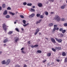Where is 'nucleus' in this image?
<instances>
[{"label": "nucleus", "instance_id": "obj_19", "mask_svg": "<svg viewBox=\"0 0 67 67\" xmlns=\"http://www.w3.org/2000/svg\"><path fill=\"white\" fill-rule=\"evenodd\" d=\"M37 52L38 53L40 54L42 53V51L40 50H38L37 51Z\"/></svg>", "mask_w": 67, "mask_h": 67}, {"label": "nucleus", "instance_id": "obj_14", "mask_svg": "<svg viewBox=\"0 0 67 67\" xmlns=\"http://www.w3.org/2000/svg\"><path fill=\"white\" fill-rule=\"evenodd\" d=\"M16 38V39L15 40V42H17L19 40V38L17 37H15V39Z\"/></svg>", "mask_w": 67, "mask_h": 67}, {"label": "nucleus", "instance_id": "obj_60", "mask_svg": "<svg viewBox=\"0 0 67 67\" xmlns=\"http://www.w3.org/2000/svg\"><path fill=\"white\" fill-rule=\"evenodd\" d=\"M45 39H46V40H48V38H45Z\"/></svg>", "mask_w": 67, "mask_h": 67}, {"label": "nucleus", "instance_id": "obj_42", "mask_svg": "<svg viewBox=\"0 0 67 67\" xmlns=\"http://www.w3.org/2000/svg\"><path fill=\"white\" fill-rule=\"evenodd\" d=\"M31 47L32 48H34L35 47L32 44L31 45Z\"/></svg>", "mask_w": 67, "mask_h": 67}, {"label": "nucleus", "instance_id": "obj_33", "mask_svg": "<svg viewBox=\"0 0 67 67\" xmlns=\"http://www.w3.org/2000/svg\"><path fill=\"white\" fill-rule=\"evenodd\" d=\"M7 10H11V8L9 7H8V8H7Z\"/></svg>", "mask_w": 67, "mask_h": 67}, {"label": "nucleus", "instance_id": "obj_58", "mask_svg": "<svg viewBox=\"0 0 67 67\" xmlns=\"http://www.w3.org/2000/svg\"><path fill=\"white\" fill-rule=\"evenodd\" d=\"M2 53V51H0V54H1Z\"/></svg>", "mask_w": 67, "mask_h": 67}, {"label": "nucleus", "instance_id": "obj_55", "mask_svg": "<svg viewBox=\"0 0 67 67\" xmlns=\"http://www.w3.org/2000/svg\"><path fill=\"white\" fill-rule=\"evenodd\" d=\"M35 6H32V8H35Z\"/></svg>", "mask_w": 67, "mask_h": 67}, {"label": "nucleus", "instance_id": "obj_5", "mask_svg": "<svg viewBox=\"0 0 67 67\" xmlns=\"http://www.w3.org/2000/svg\"><path fill=\"white\" fill-rule=\"evenodd\" d=\"M51 40L53 43H56V42L55 41V40L52 37L51 39Z\"/></svg>", "mask_w": 67, "mask_h": 67}, {"label": "nucleus", "instance_id": "obj_22", "mask_svg": "<svg viewBox=\"0 0 67 67\" xmlns=\"http://www.w3.org/2000/svg\"><path fill=\"white\" fill-rule=\"evenodd\" d=\"M13 32V31H10L8 33V34L9 35H10Z\"/></svg>", "mask_w": 67, "mask_h": 67}, {"label": "nucleus", "instance_id": "obj_15", "mask_svg": "<svg viewBox=\"0 0 67 67\" xmlns=\"http://www.w3.org/2000/svg\"><path fill=\"white\" fill-rule=\"evenodd\" d=\"M66 54L64 52H63L62 53V55L63 56H65Z\"/></svg>", "mask_w": 67, "mask_h": 67}, {"label": "nucleus", "instance_id": "obj_48", "mask_svg": "<svg viewBox=\"0 0 67 67\" xmlns=\"http://www.w3.org/2000/svg\"><path fill=\"white\" fill-rule=\"evenodd\" d=\"M27 4L26 2H24L23 3V4L24 5H26Z\"/></svg>", "mask_w": 67, "mask_h": 67}, {"label": "nucleus", "instance_id": "obj_39", "mask_svg": "<svg viewBox=\"0 0 67 67\" xmlns=\"http://www.w3.org/2000/svg\"><path fill=\"white\" fill-rule=\"evenodd\" d=\"M30 9L32 11H34V12L35 11V9H34L31 8Z\"/></svg>", "mask_w": 67, "mask_h": 67}, {"label": "nucleus", "instance_id": "obj_30", "mask_svg": "<svg viewBox=\"0 0 67 67\" xmlns=\"http://www.w3.org/2000/svg\"><path fill=\"white\" fill-rule=\"evenodd\" d=\"M15 67H20V66L18 65H17L15 66Z\"/></svg>", "mask_w": 67, "mask_h": 67}, {"label": "nucleus", "instance_id": "obj_62", "mask_svg": "<svg viewBox=\"0 0 67 67\" xmlns=\"http://www.w3.org/2000/svg\"><path fill=\"white\" fill-rule=\"evenodd\" d=\"M16 22L15 21L14 22V24H16Z\"/></svg>", "mask_w": 67, "mask_h": 67}, {"label": "nucleus", "instance_id": "obj_37", "mask_svg": "<svg viewBox=\"0 0 67 67\" xmlns=\"http://www.w3.org/2000/svg\"><path fill=\"white\" fill-rule=\"evenodd\" d=\"M20 17L22 18H24V16H23V15H20Z\"/></svg>", "mask_w": 67, "mask_h": 67}, {"label": "nucleus", "instance_id": "obj_11", "mask_svg": "<svg viewBox=\"0 0 67 67\" xmlns=\"http://www.w3.org/2000/svg\"><path fill=\"white\" fill-rule=\"evenodd\" d=\"M10 62V60L9 59H8L7 60V65H8L9 63Z\"/></svg>", "mask_w": 67, "mask_h": 67}, {"label": "nucleus", "instance_id": "obj_16", "mask_svg": "<svg viewBox=\"0 0 67 67\" xmlns=\"http://www.w3.org/2000/svg\"><path fill=\"white\" fill-rule=\"evenodd\" d=\"M9 13L10 14H12L13 15H14L15 14L14 13H13L12 12H9Z\"/></svg>", "mask_w": 67, "mask_h": 67}, {"label": "nucleus", "instance_id": "obj_32", "mask_svg": "<svg viewBox=\"0 0 67 67\" xmlns=\"http://www.w3.org/2000/svg\"><path fill=\"white\" fill-rule=\"evenodd\" d=\"M6 18H9L10 17L9 15H7L5 17Z\"/></svg>", "mask_w": 67, "mask_h": 67}, {"label": "nucleus", "instance_id": "obj_24", "mask_svg": "<svg viewBox=\"0 0 67 67\" xmlns=\"http://www.w3.org/2000/svg\"><path fill=\"white\" fill-rule=\"evenodd\" d=\"M2 64H5L6 63H5V60H4L3 61H2Z\"/></svg>", "mask_w": 67, "mask_h": 67}, {"label": "nucleus", "instance_id": "obj_21", "mask_svg": "<svg viewBox=\"0 0 67 67\" xmlns=\"http://www.w3.org/2000/svg\"><path fill=\"white\" fill-rule=\"evenodd\" d=\"M6 7V5L5 4H3L2 5V7L3 8H5Z\"/></svg>", "mask_w": 67, "mask_h": 67}, {"label": "nucleus", "instance_id": "obj_57", "mask_svg": "<svg viewBox=\"0 0 67 67\" xmlns=\"http://www.w3.org/2000/svg\"><path fill=\"white\" fill-rule=\"evenodd\" d=\"M41 35V33L40 32H39V35Z\"/></svg>", "mask_w": 67, "mask_h": 67}, {"label": "nucleus", "instance_id": "obj_49", "mask_svg": "<svg viewBox=\"0 0 67 67\" xmlns=\"http://www.w3.org/2000/svg\"><path fill=\"white\" fill-rule=\"evenodd\" d=\"M57 62H60V60H59V59H57Z\"/></svg>", "mask_w": 67, "mask_h": 67}, {"label": "nucleus", "instance_id": "obj_7", "mask_svg": "<svg viewBox=\"0 0 67 67\" xmlns=\"http://www.w3.org/2000/svg\"><path fill=\"white\" fill-rule=\"evenodd\" d=\"M35 16V14L34 13L32 14L31 15H30L29 16V18H32L34 17Z\"/></svg>", "mask_w": 67, "mask_h": 67}, {"label": "nucleus", "instance_id": "obj_3", "mask_svg": "<svg viewBox=\"0 0 67 67\" xmlns=\"http://www.w3.org/2000/svg\"><path fill=\"white\" fill-rule=\"evenodd\" d=\"M55 39L59 43H61L62 41V39H58L57 38H55Z\"/></svg>", "mask_w": 67, "mask_h": 67}, {"label": "nucleus", "instance_id": "obj_18", "mask_svg": "<svg viewBox=\"0 0 67 67\" xmlns=\"http://www.w3.org/2000/svg\"><path fill=\"white\" fill-rule=\"evenodd\" d=\"M7 10H5L3 13V14L6 15L7 14Z\"/></svg>", "mask_w": 67, "mask_h": 67}, {"label": "nucleus", "instance_id": "obj_26", "mask_svg": "<svg viewBox=\"0 0 67 67\" xmlns=\"http://www.w3.org/2000/svg\"><path fill=\"white\" fill-rule=\"evenodd\" d=\"M55 27H54L53 30H52V31L53 32H55Z\"/></svg>", "mask_w": 67, "mask_h": 67}, {"label": "nucleus", "instance_id": "obj_25", "mask_svg": "<svg viewBox=\"0 0 67 67\" xmlns=\"http://www.w3.org/2000/svg\"><path fill=\"white\" fill-rule=\"evenodd\" d=\"M36 16H37V17H40V14H37V15H36Z\"/></svg>", "mask_w": 67, "mask_h": 67}, {"label": "nucleus", "instance_id": "obj_40", "mask_svg": "<svg viewBox=\"0 0 67 67\" xmlns=\"http://www.w3.org/2000/svg\"><path fill=\"white\" fill-rule=\"evenodd\" d=\"M35 47H37L38 46V44H36L34 45Z\"/></svg>", "mask_w": 67, "mask_h": 67}, {"label": "nucleus", "instance_id": "obj_41", "mask_svg": "<svg viewBox=\"0 0 67 67\" xmlns=\"http://www.w3.org/2000/svg\"><path fill=\"white\" fill-rule=\"evenodd\" d=\"M45 14L46 15H48V13L47 12L45 13Z\"/></svg>", "mask_w": 67, "mask_h": 67}, {"label": "nucleus", "instance_id": "obj_13", "mask_svg": "<svg viewBox=\"0 0 67 67\" xmlns=\"http://www.w3.org/2000/svg\"><path fill=\"white\" fill-rule=\"evenodd\" d=\"M51 53H49L47 54V56L48 57H49L51 55Z\"/></svg>", "mask_w": 67, "mask_h": 67}, {"label": "nucleus", "instance_id": "obj_34", "mask_svg": "<svg viewBox=\"0 0 67 67\" xmlns=\"http://www.w3.org/2000/svg\"><path fill=\"white\" fill-rule=\"evenodd\" d=\"M23 23L24 24H25L26 23V21H25V20H23Z\"/></svg>", "mask_w": 67, "mask_h": 67}, {"label": "nucleus", "instance_id": "obj_43", "mask_svg": "<svg viewBox=\"0 0 67 67\" xmlns=\"http://www.w3.org/2000/svg\"><path fill=\"white\" fill-rule=\"evenodd\" d=\"M57 26V25H54V28H56Z\"/></svg>", "mask_w": 67, "mask_h": 67}, {"label": "nucleus", "instance_id": "obj_63", "mask_svg": "<svg viewBox=\"0 0 67 67\" xmlns=\"http://www.w3.org/2000/svg\"><path fill=\"white\" fill-rule=\"evenodd\" d=\"M18 13V12H16V14H17V13Z\"/></svg>", "mask_w": 67, "mask_h": 67}, {"label": "nucleus", "instance_id": "obj_50", "mask_svg": "<svg viewBox=\"0 0 67 67\" xmlns=\"http://www.w3.org/2000/svg\"><path fill=\"white\" fill-rule=\"evenodd\" d=\"M23 67H27V65H24Z\"/></svg>", "mask_w": 67, "mask_h": 67}, {"label": "nucleus", "instance_id": "obj_53", "mask_svg": "<svg viewBox=\"0 0 67 67\" xmlns=\"http://www.w3.org/2000/svg\"><path fill=\"white\" fill-rule=\"evenodd\" d=\"M24 49V48L23 47L21 49V51H22V50H23Z\"/></svg>", "mask_w": 67, "mask_h": 67}, {"label": "nucleus", "instance_id": "obj_47", "mask_svg": "<svg viewBox=\"0 0 67 67\" xmlns=\"http://www.w3.org/2000/svg\"><path fill=\"white\" fill-rule=\"evenodd\" d=\"M67 62V59L66 58H65V62Z\"/></svg>", "mask_w": 67, "mask_h": 67}, {"label": "nucleus", "instance_id": "obj_31", "mask_svg": "<svg viewBox=\"0 0 67 67\" xmlns=\"http://www.w3.org/2000/svg\"><path fill=\"white\" fill-rule=\"evenodd\" d=\"M64 26H67V23H65L64 24Z\"/></svg>", "mask_w": 67, "mask_h": 67}, {"label": "nucleus", "instance_id": "obj_23", "mask_svg": "<svg viewBox=\"0 0 67 67\" xmlns=\"http://www.w3.org/2000/svg\"><path fill=\"white\" fill-rule=\"evenodd\" d=\"M40 18H44V16L43 15H40Z\"/></svg>", "mask_w": 67, "mask_h": 67}, {"label": "nucleus", "instance_id": "obj_44", "mask_svg": "<svg viewBox=\"0 0 67 67\" xmlns=\"http://www.w3.org/2000/svg\"><path fill=\"white\" fill-rule=\"evenodd\" d=\"M47 61V60H46V59H45V60L43 61L42 62L43 63H45Z\"/></svg>", "mask_w": 67, "mask_h": 67}, {"label": "nucleus", "instance_id": "obj_17", "mask_svg": "<svg viewBox=\"0 0 67 67\" xmlns=\"http://www.w3.org/2000/svg\"><path fill=\"white\" fill-rule=\"evenodd\" d=\"M52 51H53L54 52H56V49H55V48H52Z\"/></svg>", "mask_w": 67, "mask_h": 67}, {"label": "nucleus", "instance_id": "obj_9", "mask_svg": "<svg viewBox=\"0 0 67 67\" xmlns=\"http://www.w3.org/2000/svg\"><path fill=\"white\" fill-rule=\"evenodd\" d=\"M8 42V39L7 38H6L4 40V41H3V42L4 43H5Z\"/></svg>", "mask_w": 67, "mask_h": 67}, {"label": "nucleus", "instance_id": "obj_64", "mask_svg": "<svg viewBox=\"0 0 67 67\" xmlns=\"http://www.w3.org/2000/svg\"><path fill=\"white\" fill-rule=\"evenodd\" d=\"M4 46H6V44H4Z\"/></svg>", "mask_w": 67, "mask_h": 67}, {"label": "nucleus", "instance_id": "obj_2", "mask_svg": "<svg viewBox=\"0 0 67 67\" xmlns=\"http://www.w3.org/2000/svg\"><path fill=\"white\" fill-rule=\"evenodd\" d=\"M8 26H7L5 24H3V30L5 31H6L7 29V27H8Z\"/></svg>", "mask_w": 67, "mask_h": 67}, {"label": "nucleus", "instance_id": "obj_52", "mask_svg": "<svg viewBox=\"0 0 67 67\" xmlns=\"http://www.w3.org/2000/svg\"><path fill=\"white\" fill-rule=\"evenodd\" d=\"M30 41H28L27 42H28V43L29 44H30Z\"/></svg>", "mask_w": 67, "mask_h": 67}, {"label": "nucleus", "instance_id": "obj_12", "mask_svg": "<svg viewBox=\"0 0 67 67\" xmlns=\"http://www.w3.org/2000/svg\"><path fill=\"white\" fill-rule=\"evenodd\" d=\"M65 5L64 4L63 5H62L61 7V8L62 9H64L65 8Z\"/></svg>", "mask_w": 67, "mask_h": 67}, {"label": "nucleus", "instance_id": "obj_56", "mask_svg": "<svg viewBox=\"0 0 67 67\" xmlns=\"http://www.w3.org/2000/svg\"><path fill=\"white\" fill-rule=\"evenodd\" d=\"M54 12H51V14H53Z\"/></svg>", "mask_w": 67, "mask_h": 67}, {"label": "nucleus", "instance_id": "obj_59", "mask_svg": "<svg viewBox=\"0 0 67 67\" xmlns=\"http://www.w3.org/2000/svg\"><path fill=\"white\" fill-rule=\"evenodd\" d=\"M21 30L23 31H24V29L23 28H22L21 29Z\"/></svg>", "mask_w": 67, "mask_h": 67}, {"label": "nucleus", "instance_id": "obj_8", "mask_svg": "<svg viewBox=\"0 0 67 67\" xmlns=\"http://www.w3.org/2000/svg\"><path fill=\"white\" fill-rule=\"evenodd\" d=\"M38 6L40 7H41L43 6V4L41 3H40L38 4Z\"/></svg>", "mask_w": 67, "mask_h": 67}, {"label": "nucleus", "instance_id": "obj_1", "mask_svg": "<svg viewBox=\"0 0 67 67\" xmlns=\"http://www.w3.org/2000/svg\"><path fill=\"white\" fill-rule=\"evenodd\" d=\"M54 19L57 21H59L60 20V17L58 15H56L54 18Z\"/></svg>", "mask_w": 67, "mask_h": 67}, {"label": "nucleus", "instance_id": "obj_28", "mask_svg": "<svg viewBox=\"0 0 67 67\" xmlns=\"http://www.w3.org/2000/svg\"><path fill=\"white\" fill-rule=\"evenodd\" d=\"M62 33L63 34H64L65 32H66L65 30H63L62 31Z\"/></svg>", "mask_w": 67, "mask_h": 67}, {"label": "nucleus", "instance_id": "obj_20", "mask_svg": "<svg viewBox=\"0 0 67 67\" xmlns=\"http://www.w3.org/2000/svg\"><path fill=\"white\" fill-rule=\"evenodd\" d=\"M53 25V24L52 23H50L49 24V26H52Z\"/></svg>", "mask_w": 67, "mask_h": 67}, {"label": "nucleus", "instance_id": "obj_46", "mask_svg": "<svg viewBox=\"0 0 67 67\" xmlns=\"http://www.w3.org/2000/svg\"><path fill=\"white\" fill-rule=\"evenodd\" d=\"M49 1L50 2H53L54 0H49Z\"/></svg>", "mask_w": 67, "mask_h": 67}, {"label": "nucleus", "instance_id": "obj_4", "mask_svg": "<svg viewBox=\"0 0 67 67\" xmlns=\"http://www.w3.org/2000/svg\"><path fill=\"white\" fill-rule=\"evenodd\" d=\"M40 30L39 28H37V29L36 30V32L35 33V35H36L37 34L38 32H39L40 31Z\"/></svg>", "mask_w": 67, "mask_h": 67}, {"label": "nucleus", "instance_id": "obj_36", "mask_svg": "<svg viewBox=\"0 0 67 67\" xmlns=\"http://www.w3.org/2000/svg\"><path fill=\"white\" fill-rule=\"evenodd\" d=\"M60 36L61 37H63V35L62 34H61L60 35Z\"/></svg>", "mask_w": 67, "mask_h": 67}, {"label": "nucleus", "instance_id": "obj_10", "mask_svg": "<svg viewBox=\"0 0 67 67\" xmlns=\"http://www.w3.org/2000/svg\"><path fill=\"white\" fill-rule=\"evenodd\" d=\"M42 20V19H40L38 21H37L36 22V24H37L38 23H39Z\"/></svg>", "mask_w": 67, "mask_h": 67}, {"label": "nucleus", "instance_id": "obj_35", "mask_svg": "<svg viewBox=\"0 0 67 67\" xmlns=\"http://www.w3.org/2000/svg\"><path fill=\"white\" fill-rule=\"evenodd\" d=\"M15 30H16L17 31V32H19V31L18 28H16L15 29Z\"/></svg>", "mask_w": 67, "mask_h": 67}, {"label": "nucleus", "instance_id": "obj_54", "mask_svg": "<svg viewBox=\"0 0 67 67\" xmlns=\"http://www.w3.org/2000/svg\"><path fill=\"white\" fill-rule=\"evenodd\" d=\"M2 10V7L0 6V11L1 10Z\"/></svg>", "mask_w": 67, "mask_h": 67}, {"label": "nucleus", "instance_id": "obj_29", "mask_svg": "<svg viewBox=\"0 0 67 67\" xmlns=\"http://www.w3.org/2000/svg\"><path fill=\"white\" fill-rule=\"evenodd\" d=\"M61 20L62 21H64L65 20V19L63 18L61 19Z\"/></svg>", "mask_w": 67, "mask_h": 67}, {"label": "nucleus", "instance_id": "obj_61", "mask_svg": "<svg viewBox=\"0 0 67 67\" xmlns=\"http://www.w3.org/2000/svg\"><path fill=\"white\" fill-rule=\"evenodd\" d=\"M22 53H24V51H22Z\"/></svg>", "mask_w": 67, "mask_h": 67}, {"label": "nucleus", "instance_id": "obj_38", "mask_svg": "<svg viewBox=\"0 0 67 67\" xmlns=\"http://www.w3.org/2000/svg\"><path fill=\"white\" fill-rule=\"evenodd\" d=\"M63 30V28H60L59 29V31H62Z\"/></svg>", "mask_w": 67, "mask_h": 67}, {"label": "nucleus", "instance_id": "obj_51", "mask_svg": "<svg viewBox=\"0 0 67 67\" xmlns=\"http://www.w3.org/2000/svg\"><path fill=\"white\" fill-rule=\"evenodd\" d=\"M23 25L24 26L26 27V26H27V25H26V24Z\"/></svg>", "mask_w": 67, "mask_h": 67}, {"label": "nucleus", "instance_id": "obj_45", "mask_svg": "<svg viewBox=\"0 0 67 67\" xmlns=\"http://www.w3.org/2000/svg\"><path fill=\"white\" fill-rule=\"evenodd\" d=\"M55 29L56 30H58L59 29V28L58 27H55Z\"/></svg>", "mask_w": 67, "mask_h": 67}, {"label": "nucleus", "instance_id": "obj_6", "mask_svg": "<svg viewBox=\"0 0 67 67\" xmlns=\"http://www.w3.org/2000/svg\"><path fill=\"white\" fill-rule=\"evenodd\" d=\"M55 49H56V50H57V51H60V50H61V48L60 47H55Z\"/></svg>", "mask_w": 67, "mask_h": 67}, {"label": "nucleus", "instance_id": "obj_27", "mask_svg": "<svg viewBox=\"0 0 67 67\" xmlns=\"http://www.w3.org/2000/svg\"><path fill=\"white\" fill-rule=\"evenodd\" d=\"M32 5V4L31 3H28L27 4V5H28V6H31Z\"/></svg>", "mask_w": 67, "mask_h": 67}]
</instances>
